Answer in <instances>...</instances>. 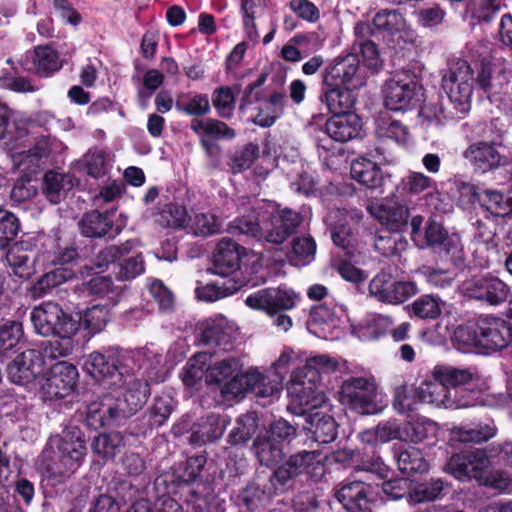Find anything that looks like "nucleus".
Listing matches in <instances>:
<instances>
[{
    "label": "nucleus",
    "mask_w": 512,
    "mask_h": 512,
    "mask_svg": "<svg viewBox=\"0 0 512 512\" xmlns=\"http://www.w3.org/2000/svg\"><path fill=\"white\" fill-rule=\"evenodd\" d=\"M87 444L78 426L66 425L61 433L49 437L38 456L36 467L53 484L63 483L83 464Z\"/></svg>",
    "instance_id": "nucleus-1"
},
{
    "label": "nucleus",
    "mask_w": 512,
    "mask_h": 512,
    "mask_svg": "<svg viewBox=\"0 0 512 512\" xmlns=\"http://www.w3.org/2000/svg\"><path fill=\"white\" fill-rule=\"evenodd\" d=\"M151 375H126L119 378L113 392L88 406L87 416L93 425L104 426L134 415L150 395Z\"/></svg>",
    "instance_id": "nucleus-2"
},
{
    "label": "nucleus",
    "mask_w": 512,
    "mask_h": 512,
    "mask_svg": "<svg viewBox=\"0 0 512 512\" xmlns=\"http://www.w3.org/2000/svg\"><path fill=\"white\" fill-rule=\"evenodd\" d=\"M259 217H239L228 225V232L244 234L257 240L273 244L283 243L301 222L298 213L289 210H276L258 213Z\"/></svg>",
    "instance_id": "nucleus-3"
},
{
    "label": "nucleus",
    "mask_w": 512,
    "mask_h": 512,
    "mask_svg": "<svg viewBox=\"0 0 512 512\" xmlns=\"http://www.w3.org/2000/svg\"><path fill=\"white\" fill-rule=\"evenodd\" d=\"M339 401L360 415L378 414L387 406L386 396L374 377H349L343 381Z\"/></svg>",
    "instance_id": "nucleus-4"
},
{
    "label": "nucleus",
    "mask_w": 512,
    "mask_h": 512,
    "mask_svg": "<svg viewBox=\"0 0 512 512\" xmlns=\"http://www.w3.org/2000/svg\"><path fill=\"white\" fill-rule=\"evenodd\" d=\"M31 321L36 332L42 336L56 335L70 339L79 329L78 320L67 315L54 302H45L33 309Z\"/></svg>",
    "instance_id": "nucleus-5"
},
{
    "label": "nucleus",
    "mask_w": 512,
    "mask_h": 512,
    "mask_svg": "<svg viewBox=\"0 0 512 512\" xmlns=\"http://www.w3.org/2000/svg\"><path fill=\"white\" fill-rule=\"evenodd\" d=\"M473 86V70L468 62L465 60L452 61L442 77V87L459 111L468 110Z\"/></svg>",
    "instance_id": "nucleus-6"
},
{
    "label": "nucleus",
    "mask_w": 512,
    "mask_h": 512,
    "mask_svg": "<svg viewBox=\"0 0 512 512\" xmlns=\"http://www.w3.org/2000/svg\"><path fill=\"white\" fill-rule=\"evenodd\" d=\"M418 246H429L435 249L440 257L452 266L458 267L464 262V251L459 236L448 235L442 225L436 221L428 222Z\"/></svg>",
    "instance_id": "nucleus-7"
},
{
    "label": "nucleus",
    "mask_w": 512,
    "mask_h": 512,
    "mask_svg": "<svg viewBox=\"0 0 512 512\" xmlns=\"http://www.w3.org/2000/svg\"><path fill=\"white\" fill-rule=\"evenodd\" d=\"M490 466L491 459L485 447L452 455L446 464V471L459 481L476 480L481 483Z\"/></svg>",
    "instance_id": "nucleus-8"
},
{
    "label": "nucleus",
    "mask_w": 512,
    "mask_h": 512,
    "mask_svg": "<svg viewBox=\"0 0 512 512\" xmlns=\"http://www.w3.org/2000/svg\"><path fill=\"white\" fill-rule=\"evenodd\" d=\"M462 292L473 299L483 301L491 306H498L507 300L510 288L496 276L484 274L465 280Z\"/></svg>",
    "instance_id": "nucleus-9"
},
{
    "label": "nucleus",
    "mask_w": 512,
    "mask_h": 512,
    "mask_svg": "<svg viewBox=\"0 0 512 512\" xmlns=\"http://www.w3.org/2000/svg\"><path fill=\"white\" fill-rule=\"evenodd\" d=\"M418 289L414 282L397 281L390 274L380 272L369 283V293L378 301L401 304L414 296Z\"/></svg>",
    "instance_id": "nucleus-10"
},
{
    "label": "nucleus",
    "mask_w": 512,
    "mask_h": 512,
    "mask_svg": "<svg viewBox=\"0 0 512 512\" xmlns=\"http://www.w3.org/2000/svg\"><path fill=\"white\" fill-rule=\"evenodd\" d=\"M500 145L490 141H476L462 153L463 158L476 173L485 174L507 163V158L500 151Z\"/></svg>",
    "instance_id": "nucleus-11"
},
{
    "label": "nucleus",
    "mask_w": 512,
    "mask_h": 512,
    "mask_svg": "<svg viewBox=\"0 0 512 512\" xmlns=\"http://www.w3.org/2000/svg\"><path fill=\"white\" fill-rule=\"evenodd\" d=\"M319 380L313 377H304V372L296 370L291 375L287 390L293 401L299 406L307 409L320 407L326 396L319 388Z\"/></svg>",
    "instance_id": "nucleus-12"
},
{
    "label": "nucleus",
    "mask_w": 512,
    "mask_h": 512,
    "mask_svg": "<svg viewBox=\"0 0 512 512\" xmlns=\"http://www.w3.org/2000/svg\"><path fill=\"white\" fill-rule=\"evenodd\" d=\"M359 58L356 54H348L337 60L324 77L326 86L341 85L351 89H359L366 83V76L360 70Z\"/></svg>",
    "instance_id": "nucleus-13"
},
{
    "label": "nucleus",
    "mask_w": 512,
    "mask_h": 512,
    "mask_svg": "<svg viewBox=\"0 0 512 512\" xmlns=\"http://www.w3.org/2000/svg\"><path fill=\"white\" fill-rule=\"evenodd\" d=\"M296 295L292 291L278 288L258 290L245 299L248 307L261 310L268 315H276L282 310H290L295 306Z\"/></svg>",
    "instance_id": "nucleus-14"
},
{
    "label": "nucleus",
    "mask_w": 512,
    "mask_h": 512,
    "mask_svg": "<svg viewBox=\"0 0 512 512\" xmlns=\"http://www.w3.org/2000/svg\"><path fill=\"white\" fill-rule=\"evenodd\" d=\"M78 372L75 366L67 362L54 364L41 384V389L48 399L63 398L75 387Z\"/></svg>",
    "instance_id": "nucleus-15"
},
{
    "label": "nucleus",
    "mask_w": 512,
    "mask_h": 512,
    "mask_svg": "<svg viewBox=\"0 0 512 512\" xmlns=\"http://www.w3.org/2000/svg\"><path fill=\"white\" fill-rule=\"evenodd\" d=\"M43 364L44 358L40 351L26 350L17 355L8 365V378L16 385H28L41 374Z\"/></svg>",
    "instance_id": "nucleus-16"
},
{
    "label": "nucleus",
    "mask_w": 512,
    "mask_h": 512,
    "mask_svg": "<svg viewBox=\"0 0 512 512\" xmlns=\"http://www.w3.org/2000/svg\"><path fill=\"white\" fill-rule=\"evenodd\" d=\"M321 464L320 453L318 451H299L292 454L281 466L273 473V478L284 485L289 480L302 474L313 473Z\"/></svg>",
    "instance_id": "nucleus-17"
},
{
    "label": "nucleus",
    "mask_w": 512,
    "mask_h": 512,
    "mask_svg": "<svg viewBox=\"0 0 512 512\" xmlns=\"http://www.w3.org/2000/svg\"><path fill=\"white\" fill-rule=\"evenodd\" d=\"M244 248L239 246L231 239L223 238L219 241L212 260V267L209 268L212 274L222 278H232L231 276L238 271L240 260Z\"/></svg>",
    "instance_id": "nucleus-18"
},
{
    "label": "nucleus",
    "mask_w": 512,
    "mask_h": 512,
    "mask_svg": "<svg viewBox=\"0 0 512 512\" xmlns=\"http://www.w3.org/2000/svg\"><path fill=\"white\" fill-rule=\"evenodd\" d=\"M417 84L409 75H397L386 82L384 89L385 106L393 111L409 108L415 96Z\"/></svg>",
    "instance_id": "nucleus-19"
},
{
    "label": "nucleus",
    "mask_w": 512,
    "mask_h": 512,
    "mask_svg": "<svg viewBox=\"0 0 512 512\" xmlns=\"http://www.w3.org/2000/svg\"><path fill=\"white\" fill-rule=\"evenodd\" d=\"M512 79V65L503 59L483 62L477 83L486 93L498 94Z\"/></svg>",
    "instance_id": "nucleus-20"
},
{
    "label": "nucleus",
    "mask_w": 512,
    "mask_h": 512,
    "mask_svg": "<svg viewBox=\"0 0 512 512\" xmlns=\"http://www.w3.org/2000/svg\"><path fill=\"white\" fill-rule=\"evenodd\" d=\"M481 348L489 351L501 350L511 341L512 331L508 323L500 318L483 317L479 319Z\"/></svg>",
    "instance_id": "nucleus-21"
},
{
    "label": "nucleus",
    "mask_w": 512,
    "mask_h": 512,
    "mask_svg": "<svg viewBox=\"0 0 512 512\" xmlns=\"http://www.w3.org/2000/svg\"><path fill=\"white\" fill-rule=\"evenodd\" d=\"M344 307L327 301L315 305L311 309L308 329L321 337H326L334 328L338 326L340 318L344 315Z\"/></svg>",
    "instance_id": "nucleus-22"
},
{
    "label": "nucleus",
    "mask_w": 512,
    "mask_h": 512,
    "mask_svg": "<svg viewBox=\"0 0 512 512\" xmlns=\"http://www.w3.org/2000/svg\"><path fill=\"white\" fill-rule=\"evenodd\" d=\"M474 255L480 266L488 267L496 260L499 253V240L495 226L478 223L473 238Z\"/></svg>",
    "instance_id": "nucleus-23"
},
{
    "label": "nucleus",
    "mask_w": 512,
    "mask_h": 512,
    "mask_svg": "<svg viewBox=\"0 0 512 512\" xmlns=\"http://www.w3.org/2000/svg\"><path fill=\"white\" fill-rule=\"evenodd\" d=\"M368 212L389 230L399 231L407 225L409 209L398 202L385 200L367 207Z\"/></svg>",
    "instance_id": "nucleus-24"
},
{
    "label": "nucleus",
    "mask_w": 512,
    "mask_h": 512,
    "mask_svg": "<svg viewBox=\"0 0 512 512\" xmlns=\"http://www.w3.org/2000/svg\"><path fill=\"white\" fill-rule=\"evenodd\" d=\"M116 358L117 347L93 351L84 357L83 369L95 380H104L117 371Z\"/></svg>",
    "instance_id": "nucleus-25"
},
{
    "label": "nucleus",
    "mask_w": 512,
    "mask_h": 512,
    "mask_svg": "<svg viewBox=\"0 0 512 512\" xmlns=\"http://www.w3.org/2000/svg\"><path fill=\"white\" fill-rule=\"evenodd\" d=\"M22 65L28 71L48 76L60 70L62 62L54 49L49 46H38L25 54Z\"/></svg>",
    "instance_id": "nucleus-26"
},
{
    "label": "nucleus",
    "mask_w": 512,
    "mask_h": 512,
    "mask_svg": "<svg viewBox=\"0 0 512 512\" xmlns=\"http://www.w3.org/2000/svg\"><path fill=\"white\" fill-rule=\"evenodd\" d=\"M369 486L362 481L344 484L336 493L344 512H370Z\"/></svg>",
    "instance_id": "nucleus-27"
},
{
    "label": "nucleus",
    "mask_w": 512,
    "mask_h": 512,
    "mask_svg": "<svg viewBox=\"0 0 512 512\" xmlns=\"http://www.w3.org/2000/svg\"><path fill=\"white\" fill-rule=\"evenodd\" d=\"M450 439L464 444H480L494 438L497 427L490 421L488 423L463 424L449 429Z\"/></svg>",
    "instance_id": "nucleus-28"
},
{
    "label": "nucleus",
    "mask_w": 512,
    "mask_h": 512,
    "mask_svg": "<svg viewBox=\"0 0 512 512\" xmlns=\"http://www.w3.org/2000/svg\"><path fill=\"white\" fill-rule=\"evenodd\" d=\"M361 119L355 113L333 115L325 125L329 137L337 142H347L355 138L361 129Z\"/></svg>",
    "instance_id": "nucleus-29"
},
{
    "label": "nucleus",
    "mask_w": 512,
    "mask_h": 512,
    "mask_svg": "<svg viewBox=\"0 0 512 512\" xmlns=\"http://www.w3.org/2000/svg\"><path fill=\"white\" fill-rule=\"evenodd\" d=\"M336 217H341L345 223H339L332 228L331 237L334 244L343 250H347L346 254L352 256L354 254V228L360 220L357 211H337Z\"/></svg>",
    "instance_id": "nucleus-30"
},
{
    "label": "nucleus",
    "mask_w": 512,
    "mask_h": 512,
    "mask_svg": "<svg viewBox=\"0 0 512 512\" xmlns=\"http://www.w3.org/2000/svg\"><path fill=\"white\" fill-rule=\"evenodd\" d=\"M416 395L419 402L434 405L438 408L456 407L457 404L450 400V389L441 381L432 377L422 381L416 388Z\"/></svg>",
    "instance_id": "nucleus-31"
},
{
    "label": "nucleus",
    "mask_w": 512,
    "mask_h": 512,
    "mask_svg": "<svg viewBox=\"0 0 512 512\" xmlns=\"http://www.w3.org/2000/svg\"><path fill=\"white\" fill-rule=\"evenodd\" d=\"M55 144L56 141L49 137H41L33 148L13 154V162L19 167L24 166L25 169L33 171L34 168L40 166L43 160L49 158L55 150Z\"/></svg>",
    "instance_id": "nucleus-32"
},
{
    "label": "nucleus",
    "mask_w": 512,
    "mask_h": 512,
    "mask_svg": "<svg viewBox=\"0 0 512 512\" xmlns=\"http://www.w3.org/2000/svg\"><path fill=\"white\" fill-rule=\"evenodd\" d=\"M252 452L261 465L272 467L284 457L282 445L264 433L256 436L252 444Z\"/></svg>",
    "instance_id": "nucleus-33"
},
{
    "label": "nucleus",
    "mask_w": 512,
    "mask_h": 512,
    "mask_svg": "<svg viewBox=\"0 0 512 512\" xmlns=\"http://www.w3.org/2000/svg\"><path fill=\"white\" fill-rule=\"evenodd\" d=\"M304 428L311 434L313 440L320 444L330 443L337 436L336 422L331 416L321 412L309 415Z\"/></svg>",
    "instance_id": "nucleus-34"
},
{
    "label": "nucleus",
    "mask_w": 512,
    "mask_h": 512,
    "mask_svg": "<svg viewBox=\"0 0 512 512\" xmlns=\"http://www.w3.org/2000/svg\"><path fill=\"white\" fill-rule=\"evenodd\" d=\"M431 376L436 381H441L447 388L459 390L458 387L471 383L477 378V373L472 369H460L451 365H436L431 370Z\"/></svg>",
    "instance_id": "nucleus-35"
},
{
    "label": "nucleus",
    "mask_w": 512,
    "mask_h": 512,
    "mask_svg": "<svg viewBox=\"0 0 512 512\" xmlns=\"http://www.w3.org/2000/svg\"><path fill=\"white\" fill-rule=\"evenodd\" d=\"M398 469L407 475L425 473L429 470V463L422 451L414 446L399 447L395 453Z\"/></svg>",
    "instance_id": "nucleus-36"
},
{
    "label": "nucleus",
    "mask_w": 512,
    "mask_h": 512,
    "mask_svg": "<svg viewBox=\"0 0 512 512\" xmlns=\"http://www.w3.org/2000/svg\"><path fill=\"white\" fill-rule=\"evenodd\" d=\"M34 256V252L27 250L23 243H17L9 249L6 259L16 276L28 279L34 274Z\"/></svg>",
    "instance_id": "nucleus-37"
},
{
    "label": "nucleus",
    "mask_w": 512,
    "mask_h": 512,
    "mask_svg": "<svg viewBox=\"0 0 512 512\" xmlns=\"http://www.w3.org/2000/svg\"><path fill=\"white\" fill-rule=\"evenodd\" d=\"M116 363L120 378L126 375H151L150 368L146 366V355L143 351H123L117 348Z\"/></svg>",
    "instance_id": "nucleus-38"
},
{
    "label": "nucleus",
    "mask_w": 512,
    "mask_h": 512,
    "mask_svg": "<svg viewBox=\"0 0 512 512\" xmlns=\"http://www.w3.org/2000/svg\"><path fill=\"white\" fill-rule=\"evenodd\" d=\"M328 89L321 96L322 102H325L331 113H348L346 110L351 108L355 102V97L351 88L341 85L327 86Z\"/></svg>",
    "instance_id": "nucleus-39"
},
{
    "label": "nucleus",
    "mask_w": 512,
    "mask_h": 512,
    "mask_svg": "<svg viewBox=\"0 0 512 512\" xmlns=\"http://www.w3.org/2000/svg\"><path fill=\"white\" fill-rule=\"evenodd\" d=\"M350 173L353 179L368 188L379 187L383 180L379 166L364 158L352 162Z\"/></svg>",
    "instance_id": "nucleus-40"
},
{
    "label": "nucleus",
    "mask_w": 512,
    "mask_h": 512,
    "mask_svg": "<svg viewBox=\"0 0 512 512\" xmlns=\"http://www.w3.org/2000/svg\"><path fill=\"white\" fill-rule=\"evenodd\" d=\"M243 283L235 278H229L221 282L208 283L197 287L195 292L200 300L214 302L236 293Z\"/></svg>",
    "instance_id": "nucleus-41"
},
{
    "label": "nucleus",
    "mask_w": 512,
    "mask_h": 512,
    "mask_svg": "<svg viewBox=\"0 0 512 512\" xmlns=\"http://www.w3.org/2000/svg\"><path fill=\"white\" fill-rule=\"evenodd\" d=\"M210 362L211 355L206 352L194 355L183 370L182 380L184 384L193 387L203 379L207 383V373L209 372Z\"/></svg>",
    "instance_id": "nucleus-42"
},
{
    "label": "nucleus",
    "mask_w": 512,
    "mask_h": 512,
    "mask_svg": "<svg viewBox=\"0 0 512 512\" xmlns=\"http://www.w3.org/2000/svg\"><path fill=\"white\" fill-rule=\"evenodd\" d=\"M79 227L81 233L86 237H102L107 234L114 236L119 233L118 229L113 232L108 217L97 211L87 213L80 221Z\"/></svg>",
    "instance_id": "nucleus-43"
},
{
    "label": "nucleus",
    "mask_w": 512,
    "mask_h": 512,
    "mask_svg": "<svg viewBox=\"0 0 512 512\" xmlns=\"http://www.w3.org/2000/svg\"><path fill=\"white\" fill-rule=\"evenodd\" d=\"M191 129L200 137L212 139H233L235 131L224 122L216 119H195L191 122Z\"/></svg>",
    "instance_id": "nucleus-44"
},
{
    "label": "nucleus",
    "mask_w": 512,
    "mask_h": 512,
    "mask_svg": "<svg viewBox=\"0 0 512 512\" xmlns=\"http://www.w3.org/2000/svg\"><path fill=\"white\" fill-rule=\"evenodd\" d=\"M224 433L223 423L217 415H209L206 420L195 425L190 440L193 444L201 445L219 439Z\"/></svg>",
    "instance_id": "nucleus-45"
},
{
    "label": "nucleus",
    "mask_w": 512,
    "mask_h": 512,
    "mask_svg": "<svg viewBox=\"0 0 512 512\" xmlns=\"http://www.w3.org/2000/svg\"><path fill=\"white\" fill-rule=\"evenodd\" d=\"M73 186L72 178L58 172L49 171L43 179V192L51 203H59L64 192Z\"/></svg>",
    "instance_id": "nucleus-46"
},
{
    "label": "nucleus",
    "mask_w": 512,
    "mask_h": 512,
    "mask_svg": "<svg viewBox=\"0 0 512 512\" xmlns=\"http://www.w3.org/2000/svg\"><path fill=\"white\" fill-rule=\"evenodd\" d=\"M453 341L457 349L461 351L481 348L479 319L458 326L454 331Z\"/></svg>",
    "instance_id": "nucleus-47"
},
{
    "label": "nucleus",
    "mask_w": 512,
    "mask_h": 512,
    "mask_svg": "<svg viewBox=\"0 0 512 512\" xmlns=\"http://www.w3.org/2000/svg\"><path fill=\"white\" fill-rule=\"evenodd\" d=\"M445 484L441 479H431L410 488L409 501L413 504L435 501L443 494Z\"/></svg>",
    "instance_id": "nucleus-48"
},
{
    "label": "nucleus",
    "mask_w": 512,
    "mask_h": 512,
    "mask_svg": "<svg viewBox=\"0 0 512 512\" xmlns=\"http://www.w3.org/2000/svg\"><path fill=\"white\" fill-rule=\"evenodd\" d=\"M74 277V272L67 267H58L44 274L34 285L35 295L42 297L48 294L53 288L65 283Z\"/></svg>",
    "instance_id": "nucleus-49"
},
{
    "label": "nucleus",
    "mask_w": 512,
    "mask_h": 512,
    "mask_svg": "<svg viewBox=\"0 0 512 512\" xmlns=\"http://www.w3.org/2000/svg\"><path fill=\"white\" fill-rule=\"evenodd\" d=\"M450 184L453 197L457 200L460 206L469 207L476 202H479L481 192L474 184L465 181L462 176H454L450 180Z\"/></svg>",
    "instance_id": "nucleus-50"
},
{
    "label": "nucleus",
    "mask_w": 512,
    "mask_h": 512,
    "mask_svg": "<svg viewBox=\"0 0 512 512\" xmlns=\"http://www.w3.org/2000/svg\"><path fill=\"white\" fill-rule=\"evenodd\" d=\"M376 134L380 138H390L397 143H405L408 132L400 121L392 119L387 113L381 114L376 120Z\"/></svg>",
    "instance_id": "nucleus-51"
},
{
    "label": "nucleus",
    "mask_w": 512,
    "mask_h": 512,
    "mask_svg": "<svg viewBox=\"0 0 512 512\" xmlns=\"http://www.w3.org/2000/svg\"><path fill=\"white\" fill-rule=\"evenodd\" d=\"M373 25L378 30L389 34L401 33L408 29L405 18L396 10L379 11L373 18Z\"/></svg>",
    "instance_id": "nucleus-52"
},
{
    "label": "nucleus",
    "mask_w": 512,
    "mask_h": 512,
    "mask_svg": "<svg viewBox=\"0 0 512 512\" xmlns=\"http://www.w3.org/2000/svg\"><path fill=\"white\" fill-rule=\"evenodd\" d=\"M108 321L109 309L105 305H93L85 310L78 322L89 334L94 335L101 332Z\"/></svg>",
    "instance_id": "nucleus-53"
},
{
    "label": "nucleus",
    "mask_w": 512,
    "mask_h": 512,
    "mask_svg": "<svg viewBox=\"0 0 512 512\" xmlns=\"http://www.w3.org/2000/svg\"><path fill=\"white\" fill-rule=\"evenodd\" d=\"M241 363L235 357H227L214 363L210 362L207 384L221 383L241 370Z\"/></svg>",
    "instance_id": "nucleus-54"
},
{
    "label": "nucleus",
    "mask_w": 512,
    "mask_h": 512,
    "mask_svg": "<svg viewBox=\"0 0 512 512\" xmlns=\"http://www.w3.org/2000/svg\"><path fill=\"white\" fill-rule=\"evenodd\" d=\"M156 223L166 228H182L188 223V213L183 205L170 203L156 216Z\"/></svg>",
    "instance_id": "nucleus-55"
},
{
    "label": "nucleus",
    "mask_w": 512,
    "mask_h": 512,
    "mask_svg": "<svg viewBox=\"0 0 512 512\" xmlns=\"http://www.w3.org/2000/svg\"><path fill=\"white\" fill-rule=\"evenodd\" d=\"M479 203L496 217H504L512 211L511 199L495 190L481 192Z\"/></svg>",
    "instance_id": "nucleus-56"
},
{
    "label": "nucleus",
    "mask_w": 512,
    "mask_h": 512,
    "mask_svg": "<svg viewBox=\"0 0 512 512\" xmlns=\"http://www.w3.org/2000/svg\"><path fill=\"white\" fill-rule=\"evenodd\" d=\"M23 326L18 321H6L0 324V354L14 349L23 339Z\"/></svg>",
    "instance_id": "nucleus-57"
},
{
    "label": "nucleus",
    "mask_w": 512,
    "mask_h": 512,
    "mask_svg": "<svg viewBox=\"0 0 512 512\" xmlns=\"http://www.w3.org/2000/svg\"><path fill=\"white\" fill-rule=\"evenodd\" d=\"M402 429L404 441L419 443L430 437H435L438 426L435 422L426 420L422 422H408Z\"/></svg>",
    "instance_id": "nucleus-58"
},
{
    "label": "nucleus",
    "mask_w": 512,
    "mask_h": 512,
    "mask_svg": "<svg viewBox=\"0 0 512 512\" xmlns=\"http://www.w3.org/2000/svg\"><path fill=\"white\" fill-rule=\"evenodd\" d=\"M122 446V435L119 432H110L95 437L92 443V450L106 458L116 455Z\"/></svg>",
    "instance_id": "nucleus-59"
},
{
    "label": "nucleus",
    "mask_w": 512,
    "mask_h": 512,
    "mask_svg": "<svg viewBox=\"0 0 512 512\" xmlns=\"http://www.w3.org/2000/svg\"><path fill=\"white\" fill-rule=\"evenodd\" d=\"M316 243L310 236L297 237L292 243L291 261L294 265L310 263L315 256Z\"/></svg>",
    "instance_id": "nucleus-60"
},
{
    "label": "nucleus",
    "mask_w": 512,
    "mask_h": 512,
    "mask_svg": "<svg viewBox=\"0 0 512 512\" xmlns=\"http://www.w3.org/2000/svg\"><path fill=\"white\" fill-rule=\"evenodd\" d=\"M116 278L120 281L135 279L145 271V263L141 254H136L127 258H120L117 264Z\"/></svg>",
    "instance_id": "nucleus-61"
},
{
    "label": "nucleus",
    "mask_w": 512,
    "mask_h": 512,
    "mask_svg": "<svg viewBox=\"0 0 512 512\" xmlns=\"http://www.w3.org/2000/svg\"><path fill=\"white\" fill-rule=\"evenodd\" d=\"M411 313L421 319H436L441 314L440 300L431 295H424L411 304Z\"/></svg>",
    "instance_id": "nucleus-62"
},
{
    "label": "nucleus",
    "mask_w": 512,
    "mask_h": 512,
    "mask_svg": "<svg viewBox=\"0 0 512 512\" xmlns=\"http://www.w3.org/2000/svg\"><path fill=\"white\" fill-rule=\"evenodd\" d=\"M82 163L87 174L95 178L105 175L108 170V157L102 150L88 151L84 155Z\"/></svg>",
    "instance_id": "nucleus-63"
},
{
    "label": "nucleus",
    "mask_w": 512,
    "mask_h": 512,
    "mask_svg": "<svg viewBox=\"0 0 512 512\" xmlns=\"http://www.w3.org/2000/svg\"><path fill=\"white\" fill-rule=\"evenodd\" d=\"M257 428L256 419L252 415L241 417L237 421L236 427L233 428L229 434V443L232 445L245 444L250 437L255 433Z\"/></svg>",
    "instance_id": "nucleus-64"
}]
</instances>
